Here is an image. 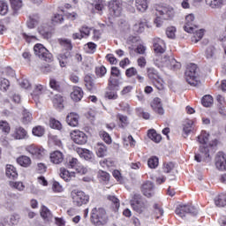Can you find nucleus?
<instances>
[{"label":"nucleus","instance_id":"obj_24","mask_svg":"<svg viewBox=\"0 0 226 226\" xmlns=\"http://www.w3.org/2000/svg\"><path fill=\"white\" fill-rule=\"evenodd\" d=\"M164 67L169 68L170 70H179V68H181V63L177 62L172 56H168Z\"/></svg>","mask_w":226,"mask_h":226},{"label":"nucleus","instance_id":"obj_42","mask_svg":"<svg viewBox=\"0 0 226 226\" xmlns=\"http://www.w3.org/2000/svg\"><path fill=\"white\" fill-rule=\"evenodd\" d=\"M85 86L88 91H93L94 89V79L90 75L85 76Z\"/></svg>","mask_w":226,"mask_h":226},{"label":"nucleus","instance_id":"obj_50","mask_svg":"<svg viewBox=\"0 0 226 226\" xmlns=\"http://www.w3.org/2000/svg\"><path fill=\"white\" fill-rule=\"evenodd\" d=\"M49 87H51V89H54V91H61V83L56 79L51 78L49 79Z\"/></svg>","mask_w":226,"mask_h":226},{"label":"nucleus","instance_id":"obj_6","mask_svg":"<svg viewBox=\"0 0 226 226\" xmlns=\"http://www.w3.org/2000/svg\"><path fill=\"white\" fill-rule=\"evenodd\" d=\"M155 15L161 17L163 20H169L176 15L174 7L164 4L155 5Z\"/></svg>","mask_w":226,"mask_h":226},{"label":"nucleus","instance_id":"obj_3","mask_svg":"<svg viewBox=\"0 0 226 226\" xmlns=\"http://www.w3.org/2000/svg\"><path fill=\"white\" fill-rule=\"evenodd\" d=\"M91 222L94 225H105L109 222L107 212L102 207H94L91 211Z\"/></svg>","mask_w":226,"mask_h":226},{"label":"nucleus","instance_id":"obj_46","mask_svg":"<svg viewBox=\"0 0 226 226\" xmlns=\"http://www.w3.org/2000/svg\"><path fill=\"white\" fill-rule=\"evenodd\" d=\"M38 22H40V17L33 16L27 21V27H29V29H34V27L38 26Z\"/></svg>","mask_w":226,"mask_h":226},{"label":"nucleus","instance_id":"obj_12","mask_svg":"<svg viewBox=\"0 0 226 226\" xmlns=\"http://www.w3.org/2000/svg\"><path fill=\"white\" fill-rule=\"evenodd\" d=\"M38 32L43 38L49 40L52 36V33H54V26L49 25V23H42L38 27Z\"/></svg>","mask_w":226,"mask_h":226},{"label":"nucleus","instance_id":"obj_64","mask_svg":"<svg viewBox=\"0 0 226 226\" xmlns=\"http://www.w3.org/2000/svg\"><path fill=\"white\" fill-rule=\"evenodd\" d=\"M166 35L168 38H170L171 40H174L176 38V27L170 26L166 29Z\"/></svg>","mask_w":226,"mask_h":226},{"label":"nucleus","instance_id":"obj_8","mask_svg":"<svg viewBox=\"0 0 226 226\" xmlns=\"http://www.w3.org/2000/svg\"><path fill=\"white\" fill-rule=\"evenodd\" d=\"M34 51L35 56L41 59L42 61H46V63H50L52 61V54L48 51V49L43 47V44H35L34 47Z\"/></svg>","mask_w":226,"mask_h":226},{"label":"nucleus","instance_id":"obj_4","mask_svg":"<svg viewBox=\"0 0 226 226\" xmlns=\"http://www.w3.org/2000/svg\"><path fill=\"white\" fill-rule=\"evenodd\" d=\"M71 199L73 206H76L77 207L86 206V204H88L89 202V195L79 189H73L71 192Z\"/></svg>","mask_w":226,"mask_h":226},{"label":"nucleus","instance_id":"obj_47","mask_svg":"<svg viewBox=\"0 0 226 226\" xmlns=\"http://www.w3.org/2000/svg\"><path fill=\"white\" fill-rule=\"evenodd\" d=\"M148 137H149V139H151V140H153L154 142H156L157 144H158V142L162 141V135L156 133V131H154V130L149 131Z\"/></svg>","mask_w":226,"mask_h":226},{"label":"nucleus","instance_id":"obj_51","mask_svg":"<svg viewBox=\"0 0 226 226\" xmlns=\"http://www.w3.org/2000/svg\"><path fill=\"white\" fill-rule=\"evenodd\" d=\"M0 130L4 133H10L11 127L10 126V124L6 122L5 120H1L0 121Z\"/></svg>","mask_w":226,"mask_h":226},{"label":"nucleus","instance_id":"obj_15","mask_svg":"<svg viewBox=\"0 0 226 226\" xmlns=\"http://www.w3.org/2000/svg\"><path fill=\"white\" fill-rule=\"evenodd\" d=\"M195 15L188 14L185 17V23L184 26V29L186 33H193L195 31Z\"/></svg>","mask_w":226,"mask_h":226},{"label":"nucleus","instance_id":"obj_19","mask_svg":"<svg viewBox=\"0 0 226 226\" xmlns=\"http://www.w3.org/2000/svg\"><path fill=\"white\" fill-rule=\"evenodd\" d=\"M215 167L218 170H226V155L219 152L215 156Z\"/></svg>","mask_w":226,"mask_h":226},{"label":"nucleus","instance_id":"obj_48","mask_svg":"<svg viewBox=\"0 0 226 226\" xmlns=\"http://www.w3.org/2000/svg\"><path fill=\"white\" fill-rule=\"evenodd\" d=\"M105 98H108V100H117V90L108 88V91L105 93Z\"/></svg>","mask_w":226,"mask_h":226},{"label":"nucleus","instance_id":"obj_36","mask_svg":"<svg viewBox=\"0 0 226 226\" xmlns=\"http://www.w3.org/2000/svg\"><path fill=\"white\" fill-rule=\"evenodd\" d=\"M214 201L217 207H224L226 206V194H219L215 198Z\"/></svg>","mask_w":226,"mask_h":226},{"label":"nucleus","instance_id":"obj_58","mask_svg":"<svg viewBox=\"0 0 226 226\" xmlns=\"http://www.w3.org/2000/svg\"><path fill=\"white\" fill-rule=\"evenodd\" d=\"M79 33H81L83 38H87L91 34V28L84 25L79 28Z\"/></svg>","mask_w":226,"mask_h":226},{"label":"nucleus","instance_id":"obj_11","mask_svg":"<svg viewBox=\"0 0 226 226\" xmlns=\"http://www.w3.org/2000/svg\"><path fill=\"white\" fill-rule=\"evenodd\" d=\"M26 151L37 159L43 158V156H45L44 148L41 147H37L36 145H30L26 147Z\"/></svg>","mask_w":226,"mask_h":226},{"label":"nucleus","instance_id":"obj_60","mask_svg":"<svg viewBox=\"0 0 226 226\" xmlns=\"http://www.w3.org/2000/svg\"><path fill=\"white\" fill-rule=\"evenodd\" d=\"M33 135L35 137H43V134L45 133V129L41 126H36L32 131Z\"/></svg>","mask_w":226,"mask_h":226},{"label":"nucleus","instance_id":"obj_20","mask_svg":"<svg viewBox=\"0 0 226 226\" xmlns=\"http://www.w3.org/2000/svg\"><path fill=\"white\" fill-rule=\"evenodd\" d=\"M141 190L145 197H153L154 195V185L153 182L147 181L144 183Z\"/></svg>","mask_w":226,"mask_h":226},{"label":"nucleus","instance_id":"obj_23","mask_svg":"<svg viewBox=\"0 0 226 226\" xmlns=\"http://www.w3.org/2000/svg\"><path fill=\"white\" fill-rule=\"evenodd\" d=\"M76 153L80 156V158H84V160L89 161L93 160L94 158V154L90 150H87L86 148H76Z\"/></svg>","mask_w":226,"mask_h":226},{"label":"nucleus","instance_id":"obj_13","mask_svg":"<svg viewBox=\"0 0 226 226\" xmlns=\"http://www.w3.org/2000/svg\"><path fill=\"white\" fill-rule=\"evenodd\" d=\"M153 47L155 54H165V50H167V46L165 45V41L158 37H155L153 40Z\"/></svg>","mask_w":226,"mask_h":226},{"label":"nucleus","instance_id":"obj_52","mask_svg":"<svg viewBox=\"0 0 226 226\" xmlns=\"http://www.w3.org/2000/svg\"><path fill=\"white\" fill-rule=\"evenodd\" d=\"M144 29H146V22L139 21L133 26V31L136 33H144Z\"/></svg>","mask_w":226,"mask_h":226},{"label":"nucleus","instance_id":"obj_25","mask_svg":"<svg viewBox=\"0 0 226 226\" xmlns=\"http://www.w3.org/2000/svg\"><path fill=\"white\" fill-rule=\"evenodd\" d=\"M3 222L7 225H17L20 220L19 214H13L10 216L2 217Z\"/></svg>","mask_w":226,"mask_h":226},{"label":"nucleus","instance_id":"obj_41","mask_svg":"<svg viewBox=\"0 0 226 226\" xmlns=\"http://www.w3.org/2000/svg\"><path fill=\"white\" fill-rule=\"evenodd\" d=\"M9 186L12 188V190H18V192H24V190L26 189V185H24V183L20 181H18V182L10 181Z\"/></svg>","mask_w":226,"mask_h":226},{"label":"nucleus","instance_id":"obj_38","mask_svg":"<svg viewBox=\"0 0 226 226\" xmlns=\"http://www.w3.org/2000/svg\"><path fill=\"white\" fill-rule=\"evenodd\" d=\"M17 163L21 167H29V165H31V158L26 155H21L17 158Z\"/></svg>","mask_w":226,"mask_h":226},{"label":"nucleus","instance_id":"obj_9","mask_svg":"<svg viewBox=\"0 0 226 226\" xmlns=\"http://www.w3.org/2000/svg\"><path fill=\"white\" fill-rule=\"evenodd\" d=\"M12 140H26L29 139V134L26 130L22 126H17L11 133Z\"/></svg>","mask_w":226,"mask_h":226},{"label":"nucleus","instance_id":"obj_30","mask_svg":"<svg viewBox=\"0 0 226 226\" xmlns=\"http://www.w3.org/2000/svg\"><path fill=\"white\" fill-rule=\"evenodd\" d=\"M121 78H115L110 76L108 83L109 89H113L115 91H119V86L121 82L119 81Z\"/></svg>","mask_w":226,"mask_h":226},{"label":"nucleus","instance_id":"obj_17","mask_svg":"<svg viewBox=\"0 0 226 226\" xmlns=\"http://www.w3.org/2000/svg\"><path fill=\"white\" fill-rule=\"evenodd\" d=\"M131 206L132 207V209L134 211H136V213H144V211L146 210V207H147V205L146 204V202H144V200H142V199L139 198L138 200L135 199L134 200L131 201Z\"/></svg>","mask_w":226,"mask_h":226},{"label":"nucleus","instance_id":"obj_35","mask_svg":"<svg viewBox=\"0 0 226 226\" xmlns=\"http://www.w3.org/2000/svg\"><path fill=\"white\" fill-rule=\"evenodd\" d=\"M225 0H206V4L213 9L222 8Z\"/></svg>","mask_w":226,"mask_h":226},{"label":"nucleus","instance_id":"obj_55","mask_svg":"<svg viewBox=\"0 0 226 226\" xmlns=\"http://www.w3.org/2000/svg\"><path fill=\"white\" fill-rule=\"evenodd\" d=\"M201 103L204 107H211L213 105V96L205 95L201 100Z\"/></svg>","mask_w":226,"mask_h":226},{"label":"nucleus","instance_id":"obj_22","mask_svg":"<svg viewBox=\"0 0 226 226\" xmlns=\"http://www.w3.org/2000/svg\"><path fill=\"white\" fill-rule=\"evenodd\" d=\"M49 158L52 163L59 165V163H63V161L64 160V154L59 150H56L50 154Z\"/></svg>","mask_w":226,"mask_h":226},{"label":"nucleus","instance_id":"obj_33","mask_svg":"<svg viewBox=\"0 0 226 226\" xmlns=\"http://www.w3.org/2000/svg\"><path fill=\"white\" fill-rule=\"evenodd\" d=\"M151 0H136L135 4L139 11H146L149 8V3Z\"/></svg>","mask_w":226,"mask_h":226},{"label":"nucleus","instance_id":"obj_5","mask_svg":"<svg viewBox=\"0 0 226 226\" xmlns=\"http://www.w3.org/2000/svg\"><path fill=\"white\" fill-rule=\"evenodd\" d=\"M185 80L190 84L197 87L200 84V79H199V74L197 73V64H190L186 67L185 71Z\"/></svg>","mask_w":226,"mask_h":226},{"label":"nucleus","instance_id":"obj_2","mask_svg":"<svg viewBox=\"0 0 226 226\" xmlns=\"http://www.w3.org/2000/svg\"><path fill=\"white\" fill-rule=\"evenodd\" d=\"M60 45L65 48V51L63 53L58 54L57 59L59 61L61 68H66L68 63H70V57H72V41L68 39H60Z\"/></svg>","mask_w":226,"mask_h":226},{"label":"nucleus","instance_id":"obj_1","mask_svg":"<svg viewBox=\"0 0 226 226\" xmlns=\"http://www.w3.org/2000/svg\"><path fill=\"white\" fill-rule=\"evenodd\" d=\"M198 142L201 145L200 146L199 153L195 154L194 160L200 163L202 160H207L209 158V147L216 146L218 140L214 139L209 141V133L202 131L200 135L198 136Z\"/></svg>","mask_w":226,"mask_h":226},{"label":"nucleus","instance_id":"obj_43","mask_svg":"<svg viewBox=\"0 0 226 226\" xmlns=\"http://www.w3.org/2000/svg\"><path fill=\"white\" fill-rule=\"evenodd\" d=\"M41 216L43 220H46V222H50V220H52V213H50V210H49L45 206L41 207Z\"/></svg>","mask_w":226,"mask_h":226},{"label":"nucleus","instance_id":"obj_28","mask_svg":"<svg viewBox=\"0 0 226 226\" xmlns=\"http://www.w3.org/2000/svg\"><path fill=\"white\" fill-rule=\"evenodd\" d=\"M192 33V36L191 37V41L192 43H199L204 38V29H197V26L195 27Z\"/></svg>","mask_w":226,"mask_h":226},{"label":"nucleus","instance_id":"obj_62","mask_svg":"<svg viewBox=\"0 0 226 226\" xmlns=\"http://www.w3.org/2000/svg\"><path fill=\"white\" fill-rule=\"evenodd\" d=\"M12 10H20L22 8V0H10Z\"/></svg>","mask_w":226,"mask_h":226},{"label":"nucleus","instance_id":"obj_10","mask_svg":"<svg viewBox=\"0 0 226 226\" xmlns=\"http://www.w3.org/2000/svg\"><path fill=\"white\" fill-rule=\"evenodd\" d=\"M71 139L75 142V144H79L82 146L87 142V135L79 130H74L71 132Z\"/></svg>","mask_w":226,"mask_h":226},{"label":"nucleus","instance_id":"obj_21","mask_svg":"<svg viewBox=\"0 0 226 226\" xmlns=\"http://www.w3.org/2000/svg\"><path fill=\"white\" fill-rule=\"evenodd\" d=\"M151 107L156 114H160V116H163L165 110L163 109V105L162 104V100L160 98H154L151 102Z\"/></svg>","mask_w":226,"mask_h":226},{"label":"nucleus","instance_id":"obj_18","mask_svg":"<svg viewBox=\"0 0 226 226\" xmlns=\"http://www.w3.org/2000/svg\"><path fill=\"white\" fill-rule=\"evenodd\" d=\"M109 9L111 17H121L123 8L121 7V5H119V4H117V2L110 1L109 3Z\"/></svg>","mask_w":226,"mask_h":226},{"label":"nucleus","instance_id":"obj_57","mask_svg":"<svg viewBox=\"0 0 226 226\" xmlns=\"http://www.w3.org/2000/svg\"><path fill=\"white\" fill-rule=\"evenodd\" d=\"M152 82H153L154 86L156 87V89H158L159 91H162V89H164V87H165L163 79H162V78H160V77Z\"/></svg>","mask_w":226,"mask_h":226},{"label":"nucleus","instance_id":"obj_32","mask_svg":"<svg viewBox=\"0 0 226 226\" xmlns=\"http://www.w3.org/2000/svg\"><path fill=\"white\" fill-rule=\"evenodd\" d=\"M66 121L69 126H79V115L77 113H70L66 117Z\"/></svg>","mask_w":226,"mask_h":226},{"label":"nucleus","instance_id":"obj_16","mask_svg":"<svg viewBox=\"0 0 226 226\" xmlns=\"http://www.w3.org/2000/svg\"><path fill=\"white\" fill-rule=\"evenodd\" d=\"M45 91H47V88L45 87V86H43L41 84L34 85V91L31 94H32V98H33V100H34L35 103H38V102H40V96H41L43 94V93H45Z\"/></svg>","mask_w":226,"mask_h":226},{"label":"nucleus","instance_id":"obj_29","mask_svg":"<svg viewBox=\"0 0 226 226\" xmlns=\"http://www.w3.org/2000/svg\"><path fill=\"white\" fill-rule=\"evenodd\" d=\"M60 177L64 179V181H66L67 183L72 181V179H74L75 177V172H70L68 170L64 168L60 169Z\"/></svg>","mask_w":226,"mask_h":226},{"label":"nucleus","instance_id":"obj_31","mask_svg":"<svg viewBox=\"0 0 226 226\" xmlns=\"http://www.w3.org/2000/svg\"><path fill=\"white\" fill-rule=\"evenodd\" d=\"M5 174L9 179H17L19 177V173H17V169L13 165H7L5 170Z\"/></svg>","mask_w":226,"mask_h":226},{"label":"nucleus","instance_id":"obj_27","mask_svg":"<svg viewBox=\"0 0 226 226\" xmlns=\"http://www.w3.org/2000/svg\"><path fill=\"white\" fill-rule=\"evenodd\" d=\"M52 103L55 109L61 110L64 108V98L61 94H56L52 98Z\"/></svg>","mask_w":226,"mask_h":226},{"label":"nucleus","instance_id":"obj_45","mask_svg":"<svg viewBox=\"0 0 226 226\" xmlns=\"http://www.w3.org/2000/svg\"><path fill=\"white\" fill-rule=\"evenodd\" d=\"M33 121V114L29 112V110L25 109L23 110V117H22V123L24 124H29Z\"/></svg>","mask_w":226,"mask_h":226},{"label":"nucleus","instance_id":"obj_14","mask_svg":"<svg viewBox=\"0 0 226 226\" xmlns=\"http://www.w3.org/2000/svg\"><path fill=\"white\" fill-rule=\"evenodd\" d=\"M67 169H74L79 174L87 173V169L80 165V162H79V160H77V158H72L69 161V163H67Z\"/></svg>","mask_w":226,"mask_h":226},{"label":"nucleus","instance_id":"obj_54","mask_svg":"<svg viewBox=\"0 0 226 226\" xmlns=\"http://www.w3.org/2000/svg\"><path fill=\"white\" fill-rule=\"evenodd\" d=\"M10 87V80L0 78V91H8V88Z\"/></svg>","mask_w":226,"mask_h":226},{"label":"nucleus","instance_id":"obj_61","mask_svg":"<svg viewBox=\"0 0 226 226\" xmlns=\"http://www.w3.org/2000/svg\"><path fill=\"white\" fill-rule=\"evenodd\" d=\"M216 52V49L215 47L210 46L206 50V57L207 59H213L215 57V54Z\"/></svg>","mask_w":226,"mask_h":226},{"label":"nucleus","instance_id":"obj_53","mask_svg":"<svg viewBox=\"0 0 226 226\" xmlns=\"http://www.w3.org/2000/svg\"><path fill=\"white\" fill-rule=\"evenodd\" d=\"M8 2L0 0V15H6L8 13Z\"/></svg>","mask_w":226,"mask_h":226},{"label":"nucleus","instance_id":"obj_37","mask_svg":"<svg viewBox=\"0 0 226 226\" xmlns=\"http://www.w3.org/2000/svg\"><path fill=\"white\" fill-rule=\"evenodd\" d=\"M96 154L99 158H103V156H107V146L102 143L97 144Z\"/></svg>","mask_w":226,"mask_h":226},{"label":"nucleus","instance_id":"obj_40","mask_svg":"<svg viewBox=\"0 0 226 226\" xmlns=\"http://www.w3.org/2000/svg\"><path fill=\"white\" fill-rule=\"evenodd\" d=\"M168 57L169 56H160L159 55H157L156 58L154 59L155 66H158V68L165 67V64H167Z\"/></svg>","mask_w":226,"mask_h":226},{"label":"nucleus","instance_id":"obj_44","mask_svg":"<svg viewBox=\"0 0 226 226\" xmlns=\"http://www.w3.org/2000/svg\"><path fill=\"white\" fill-rule=\"evenodd\" d=\"M193 127H194L193 120H187L184 124V128H183L185 134L188 135L189 133H192V132H193Z\"/></svg>","mask_w":226,"mask_h":226},{"label":"nucleus","instance_id":"obj_26","mask_svg":"<svg viewBox=\"0 0 226 226\" xmlns=\"http://www.w3.org/2000/svg\"><path fill=\"white\" fill-rule=\"evenodd\" d=\"M84 96V91L79 87H74L71 93V98L73 102H80Z\"/></svg>","mask_w":226,"mask_h":226},{"label":"nucleus","instance_id":"obj_49","mask_svg":"<svg viewBox=\"0 0 226 226\" xmlns=\"http://www.w3.org/2000/svg\"><path fill=\"white\" fill-rule=\"evenodd\" d=\"M87 54H94L96 52V44L94 42H88L84 46Z\"/></svg>","mask_w":226,"mask_h":226},{"label":"nucleus","instance_id":"obj_56","mask_svg":"<svg viewBox=\"0 0 226 226\" xmlns=\"http://www.w3.org/2000/svg\"><path fill=\"white\" fill-rule=\"evenodd\" d=\"M49 126L54 130H61L63 128L61 122H59L58 120H56L55 118H50Z\"/></svg>","mask_w":226,"mask_h":226},{"label":"nucleus","instance_id":"obj_34","mask_svg":"<svg viewBox=\"0 0 226 226\" xmlns=\"http://www.w3.org/2000/svg\"><path fill=\"white\" fill-rule=\"evenodd\" d=\"M117 119L118 121L119 128H126V126L130 124V120L128 119L127 116H124L123 114H117Z\"/></svg>","mask_w":226,"mask_h":226},{"label":"nucleus","instance_id":"obj_39","mask_svg":"<svg viewBox=\"0 0 226 226\" xmlns=\"http://www.w3.org/2000/svg\"><path fill=\"white\" fill-rule=\"evenodd\" d=\"M147 75L148 77V79L150 80H152V82L154 80H156V79H158L160 77V73L158 72V71H156V69L150 67L147 69Z\"/></svg>","mask_w":226,"mask_h":226},{"label":"nucleus","instance_id":"obj_63","mask_svg":"<svg viewBox=\"0 0 226 226\" xmlns=\"http://www.w3.org/2000/svg\"><path fill=\"white\" fill-rule=\"evenodd\" d=\"M147 165L150 169H156L158 167V157L154 156L148 159Z\"/></svg>","mask_w":226,"mask_h":226},{"label":"nucleus","instance_id":"obj_59","mask_svg":"<svg viewBox=\"0 0 226 226\" xmlns=\"http://www.w3.org/2000/svg\"><path fill=\"white\" fill-rule=\"evenodd\" d=\"M95 74L102 79V77H105L107 74V68L105 66L101 65L95 68Z\"/></svg>","mask_w":226,"mask_h":226},{"label":"nucleus","instance_id":"obj_7","mask_svg":"<svg viewBox=\"0 0 226 226\" xmlns=\"http://www.w3.org/2000/svg\"><path fill=\"white\" fill-rule=\"evenodd\" d=\"M176 215L180 216V218H185L186 215H192V216H197L199 211L195 207L192 206L191 204H182L178 205L175 210Z\"/></svg>","mask_w":226,"mask_h":226}]
</instances>
